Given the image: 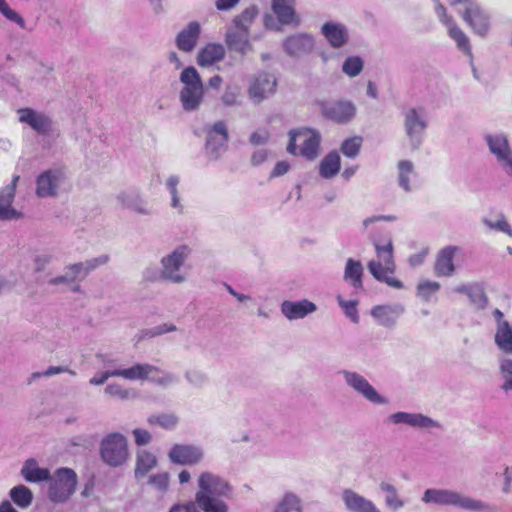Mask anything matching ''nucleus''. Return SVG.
<instances>
[{
  "label": "nucleus",
  "instance_id": "nucleus-44",
  "mask_svg": "<svg viewBox=\"0 0 512 512\" xmlns=\"http://www.w3.org/2000/svg\"><path fill=\"white\" fill-rule=\"evenodd\" d=\"M380 490L386 493L385 504L388 508L398 510L404 506V501L399 497L397 489L388 482H381Z\"/></svg>",
  "mask_w": 512,
  "mask_h": 512
},
{
  "label": "nucleus",
  "instance_id": "nucleus-31",
  "mask_svg": "<svg viewBox=\"0 0 512 512\" xmlns=\"http://www.w3.org/2000/svg\"><path fill=\"white\" fill-rule=\"evenodd\" d=\"M225 47L220 43H208L202 47L197 55V64L201 67H210L224 59Z\"/></svg>",
  "mask_w": 512,
  "mask_h": 512
},
{
  "label": "nucleus",
  "instance_id": "nucleus-22",
  "mask_svg": "<svg viewBox=\"0 0 512 512\" xmlns=\"http://www.w3.org/2000/svg\"><path fill=\"white\" fill-rule=\"evenodd\" d=\"M116 200L122 207L139 215L148 216L153 212L148 202L136 190L121 191L117 194Z\"/></svg>",
  "mask_w": 512,
  "mask_h": 512
},
{
  "label": "nucleus",
  "instance_id": "nucleus-63",
  "mask_svg": "<svg viewBox=\"0 0 512 512\" xmlns=\"http://www.w3.org/2000/svg\"><path fill=\"white\" fill-rule=\"evenodd\" d=\"M268 139H269V133L266 130L256 131V132L252 133L250 136V142L253 145H263V144L267 143Z\"/></svg>",
  "mask_w": 512,
  "mask_h": 512
},
{
  "label": "nucleus",
  "instance_id": "nucleus-50",
  "mask_svg": "<svg viewBox=\"0 0 512 512\" xmlns=\"http://www.w3.org/2000/svg\"><path fill=\"white\" fill-rule=\"evenodd\" d=\"M110 261V257L107 254H102L98 257L88 259L83 262H77L82 271V278H85L90 272L94 271L100 266L106 265Z\"/></svg>",
  "mask_w": 512,
  "mask_h": 512
},
{
  "label": "nucleus",
  "instance_id": "nucleus-30",
  "mask_svg": "<svg viewBox=\"0 0 512 512\" xmlns=\"http://www.w3.org/2000/svg\"><path fill=\"white\" fill-rule=\"evenodd\" d=\"M454 292L467 295L471 305L478 310H482L487 306L488 298L480 283L461 284L454 288Z\"/></svg>",
  "mask_w": 512,
  "mask_h": 512
},
{
  "label": "nucleus",
  "instance_id": "nucleus-47",
  "mask_svg": "<svg viewBox=\"0 0 512 512\" xmlns=\"http://www.w3.org/2000/svg\"><path fill=\"white\" fill-rule=\"evenodd\" d=\"M499 374L502 379L501 389L512 391V359L508 357L499 358Z\"/></svg>",
  "mask_w": 512,
  "mask_h": 512
},
{
  "label": "nucleus",
  "instance_id": "nucleus-49",
  "mask_svg": "<svg viewBox=\"0 0 512 512\" xmlns=\"http://www.w3.org/2000/svg\"><path fill=\"white\" fill-rule=\"evenodd\" d=\"M147 422L152 425H158L166 430L174 429L178 423V417L173 413H161L150 415Z\"/></svg>",
  "mask_w": 512,
  "mask_h": 512
},
{
  "label": "nucleus",
  "instance_id": "nucleus-9",
  "mask_svg": "<svg viewBox=\"0 0 512 512\" xmlns=\"http://www.w3.org/2000/svg\"><path fill=\"white\" fill-rule=\"evenodd\" d=\"M290 141L287 151L293 155H302L307 159H315L318 156L320 134L312 129L302 128L289 133Z\"/></svg>",
  "mask_w": 512,
  "mask_h": 512
},
{
  "label": "nucleus",
  "instance_id": "nucleus-55",
  "mask_svg": "<svg viewBox=\"0 0 512 512\" xmlns=\"http://www.w3.org/2000/svg\"><path fill=\"white\" fill-rule=\"evenodd\" d=\"M60 373H69L70 375H73V376L76 374L75 371H73L67 367L50 366L43 372L32 373L28 383L30 384L33 380L38 379L40 377H50V376L57 375Z\"/></svg>",
  "mask_w": 512,
  "mask_h": 512
},
{
  "label": "nucleus",
  "instance_id": "nucleus-23",
  "mask_svg": "<svg viewBox=\"0 0 512 512\" xmlns=\"http://www.w3.org/2000/svg\"><path fill=\"white\" fill-rule=\"evenodd\" d=\"M277 81L274 75L268 73L259 74L249 87L250 97L261 102L275 92Z\"/></svg>",
  "mask_w": 512,
  "mask_h": 512
},
{
  "label": "nucleus",
  "instance_id": "nucleus-1",
  "mask_svg": "<svg viewBox=\"0 0 512 512\" xmlns=\"http://www.w3.org/2000/svg\"><path fill=\"white\" fill-rule=\"evenodd\" d=\"M110 377H122L126 380H147L162 387H167L178 381V378L169 372L149 363H137L129 368L107 370L97 373L89 380L91 385H103Z\"/></svg>",
  "mask_w": 512,
  "mask_h": 512
},
{
  "label": "nucleus",
  "instance_id": "nucleus-21",
  "mask_svg": "<svg viewBox=\"0 0 512 512\" xmlns=\"http://www.w3.org/2000/svg\"><path fill=\"white\" fill-rule=\"evenodd\" d=\"M462 249L458 246L449 245L442 248L437 256L434 264V272L438 277H451L456 271L454 265V257L461 253Z\"/></svg>",
  "mask_w": 512,
  "mask_h": 512
},
{
  "label": "nucleus",
  "instance_id": "nucleus-60",
  "mask_svg": "<svg viewBox=\"0 0 512 512\" xmlns=\"http://www.w3.org/2000/svg\"><path fill=\"white\" fill-rule=\"evenodd\" d=\"M105 393L111 397L119 398L121 400H125L130 397V391L119 384L108 385L105 388Z\"/></svg>",
  "mask_w": 512,
  "mask_h": 512
},
{
  "label": "nucleus",
  "instance_id": "nucleus-54",
  "mask_svg": "<svg viewBox=\"0 0 512 512\" xmlns=\"http://www.w3.org/2000/svg\"><path fill=\"white\" fill-rule=\"evenodd\" d=\"M0 13L9 21L16 23L21 28H25V21L15 10L10 8L5 0H0Z\"/></svg>",
  "mask_w": 512,
  "mask_h": 512
},
{
  "label": "nucleus",
  "instance_id": "nucleus-48",
  "mask_svg": "<svg viewBox=\"0 0 512 512\" xmlns=\"http://www.w3.org/2000/svg\"><path fill=\"white\" fill-rule=\"evenodd\" d=\"M273 512H302L301 500L293 493H286Z\"/></svg>",
  "mask_w": 512,
  "mask_h": 512
},
{
  "label": "nucleus",
  "instance_id": "nucleus-28",
  "mask_svg": "<svg viewBox=\"0 0 512 512\" xmlns=\"http://www.w3.org/2000/svg\"><path fill=\"white\" fill-rule=\"evenodd\" d=\"M82 271L78 263H73L64 268V273L49 279L48 284L51 286L65 285L69 286L72 292H81V287L77 281H81Z\"/></svg>",
  "mask_w": 512,
  "mask_h": 512
},
{
  "label": "nucleus",
  "instance_id": "nucleus-2",
  "mask_svg": "<svg viewBox=\"0 0 512 512\" xmlns=\"http://www.w3.org/2000/svg\"><path fill=\"white\" fill-rule=\"evenodd\" d=\"M199 490L195 495L196 503L205 512H227V505L220 499L229 497L230 485L219 475L209 471L202 472L198 478Z\"/></svg>",
  "mask_w": 512,
  "mask_h": 512
},
{
  "label": "nucleus",
  "instance_id": "nucleus-16",
  "mask_svg": "<svg viewBox=\"0 0 512 512\" xmlns=\"http://www.w3.org/2000/svg\"><path fill=\"white\" fill-rule=\"evenodd\" d=\"M387 421L394 425H406L415 429L442 428L441 424L438 421L422 413L399 411L390 414L387 417Z\"/></svg>",
  "mask_w": 512,
  "mask_h": 512
},
{
  "label": "nucleus",
  "instance_id": "nucleus-11",
  "mask_svg": "<svg viewBox=\"0 0 512 512\" xmlns=\"http://www.w3.org/2000/svg\"><path fill=\"white\" fill-rule=\"evenodd\" d=\"M403 126L412 150H417L424 139L428 121L421 110L409 108L403 112Z\"/></svg>",
  "mask_w": 512,
  "mask_h": 512
},
{
  "label": "nucleus",
  "instance_id": "nucleus-7",
  "mask_svg": "<svg viewBox=\"0 0 512 512\" xmlns=\"http://www.w3.org/2000/svg\"><path fill=\"white\" fill-rule=\"evenodd\" d=\"M48 498L54 503L66 502L75 492L77 486V474L71 468L57 469L53 476L47 480Z\"/></svg>",
  "mask_w": 512,
  "mask_h": 512
},
{
  "label": "nucleus",
  "instance_id": "nucleus-37",
  "mask_svg": "<svg viewBox=\"0 0 512 512\" xmlns=\"http://www.w3.org/2000/svg\"><path fill=\"white\" fill-rule=\"evenodd\" d=\"M363 266L360 261L349 258L346 261L344 279L351 283L355 289L363 288Z\"/></svg>",
  "mask_w": 512,
  "mask_h": 512
},
{
  "label": "nucleus",
  "instance_id": "nucleus-15",
  "mask_svg": "<svg viewBox=\"0 0 512 512\" xmlns=\"http://www.w3.org/2000/svg\"><path fill=\"white\" fill-rule=\"evenodd\" d=\"M485 140L489 151L496 157L500 166L512 176V150L507 137L503 134L487 135Z\"/></svg>",
  "mask_w": 512,
  "mask_h": 512
},
{
  "label": "nucleus",
  "instance_id": "nucleus-13",
  "mask_svg": "<svg viewBox=\"0 0 512 512\" xmlns=\"http://www.w3.org/2000/svg\"><path fill=\"white\" fill-rule=\"evenodd\" d=\"M340 373L343 376L346 385L369 402L378 405H385L388 403V400L384 396L380 395L363 375L349 370H342Z\"/></svg>",
  "mask_w": 512,
  "mask_h": 512
},
{
  "label": "nucleus",
  "instance_id": "nucleus-42",
  "mask_svg": "<svg viewBox=\"0 0 512 512\" xmlns=\"http://www.w3.org/2000/svg\"><path fill=\"white\" fill-rule=\"evenodd\" d=\"M448 35L453 39L458 47L467 56H472V49L468 36L463 30L454 22L452 25L447 26Z\"/></svg>",
  "mask_w": 512,
  "mask_h": 512
},
{
  "label": "nucleus",
  "instance_id": "nucleus-18",
  "mask_svg": "<svg viewBox=\"0 0 512 512\" xmlns=\"http://www.w3.org/2000/svg\"><path fill=\"white\" fill-rule=\"evenodd\" d=\"M170 461L178 465H196L204 457L203 449L196 445L175 444L168 453Z\"/></svg>",
  "mask_w": 512,
  "mask_h": 512
},
{
  "label": "nucleus",
  "instance_id": "nucleus-36",
  "mask_svg": "<svg viewBox=\"0 0 512 512\" xmlns=\"http://www.w3.org/2000/svg\"><path fill=\"white\" fill-rule=\"evenodd\" d=\"M398 169V185L405 191L412 190L411 181L417 176L415 166L410 160H400L397 164Z\"/></svg>",
  "mask_w": 512,
  "mask_h": 512
},
{
  "label": "nucleus",
  "instance_id": "nucleus-10",
  "mask_svg": "<svg viewBox=\"0 0 512 512\" xmlns=\"http://www.w3.org/2000/svg\"><path fill=\"white\" fill-rule=\"evenodd\" d=\"M100 456L111 467L123 465L129 456L127 439L120 433H110L100 443Z\"/></svg>",
  "mask_w": 512,
  "mask_h": 512
},
{
  "label": "nucleus",
  "instance_id": "nucleus-27",
  "mask_svg": "<svg viewBox=\"0 0 512 512\" xmlns=\"http://www.w3.org/2000/svg\"><path fill=\"white\" fill-rule=\"evenodd\" d=\"M317 310L315 303L302 299L300 301L286 300L281 304L282 314L290 321L302 319Z\"/></svg>",
  "mask_w": 512,
  "mask_h": 512
},
{
  "label": "nucleus",
  "instance_id": "nucleus-39",
  "mask_svg": "<svg viewBox=\"0 0 512 512\" xmlns=\"http://www.w3.org/2000/svg\"><path fill=\"white\" fill-rule=\"evenodd\" d=\"M157 465V458L154 454L147 450H139L137 452L135 477H144L151 469Z\"/></svg>",
  "mask_w": 512,
  "mask_h": 512
},
{
  "label": "nucleus",
  "instance_id": "nucleus-26",
  "mask_svg": "<svg viewBox=\"0 0 512 512\" xmlns=\"http://www.w3.org/2000/svg\"><path fill=\"white\" fill-rule=\"evenodd\" d=\"M201 26L197 21H191L176 36L175 43L179 50L190 53L197 46Z\"/></svg>",
  "mask_w": 512,
  "mask_h": 512
},
{
  "label": "nucleus",
  "instance_id": "nucleus-20",
  "mask_svg": "<svg viewBox=\"0 0 512 512\" xmlns=\"http://www.w3.org/2000/svg\"><path fill=\"white\" fill-rule=\"evenodd\" d=\"M19 121L30 126L41 135H48L52 132L53 121L43 112L31 108H21L18 110Z\"/></svg>",
  "mask_w": 512,
  "mask_h": 512
},
{
  "label": "nucleus",
  "instance_id": "nucleus-61",
  "mask_svg": "<svg viewBox=\"0 0 512 512\" xmlns=\"http://www.w3.org/2000/svg\"><path fill=\"white\" fill-rule=\"evenodd\" d=\"M435 13L438 16L441 23H443L446 27L452 25L455 21L454 19L447 14L446 8L438 1L435 0Z\"/></svg>",
  "mask_w": 512,
  "mask_h": 512
},
{
  "label": "nucleus",
  "instance_id": "nucleus-51",
  "mask_svg": "<svg viewBox=\"0 0 512 512\" xmlns=\"http://www.w3.org/2000/svg\"><path fill=\"white\" fill-rule=\"evenodd\" d=\"M362 138L360 136H354L343 141L341 145V152L349 158H355L361 148Z\"/></svg>",
  "mask_w": 512,
  "mask_h": 512
},
{
  "label": "nucleus",
  "instance_id": "nucleus-45",
  "mask_svg": "<svg viewBox=\"0 0 512 512\" xmlns=\"http://www.w3.org/2000/svg\"><path fill=\"white\" fill-rule=\"evenodd\" d=\"M257 14L258 10L255 6L246 8L240 15L234 18V27L232 29L249 33V27Z\"/></svg>",
  "mask_w": 512,
  "mask_h": 512
},
{
  "label": "nucleus",
  "instance_id": "nucleus-24",
  "mask_svg": "<svg viewBox=\"0 0 512 512\" xmlns=\"http://www.w3.org/2000/svg\"><path fill=\"white\" fill-rule=\"evenodd\" d=\"M404 311L402 304L378 305L372 308L371 315L379 325L392 328Z\"/></svg>",
  "mask_w": 512,
  "mask_h": 512
},
{
  "label": "nucleus",
  "instance_id": "nucleus-59",
  "mask_svg": "<svg viewBox=\"0 0 512 512\" xmlns=\"http://www.w3.org/2000/svg\"><path fill=\"white\" fill-rule=\"evenodd\" d=\"M149 484L153 485L159 491H166L169 485V474L167 472L158 473L149 478Z\"/></svg>",
  "mask_w": 512,
  "mask_h": 512
},
{
  "label": "nucleus",
  "instance_id": "nucleus-12",
  "mask_svg": "<svg viewBox=\"0 0 512 512\" xmlns=\"http://www.w3.org/2000/svg\"><path fill=\"white\" fill-rule=\"evenodd\" d=\"M207 156L212 160L220 158L222 152L227 149L229 140L227 125L224 121H217L205 127Z\"/></svg>",
  "mask_w": 512,
  "mask_h": 512
},
{
  "label": "nucleus",
  "instance_id": "nucleus-62",
  "mask_svg": "<svg viewBox=\"0 0 512 512\" xmlns=\"http://www.w3.org/2000/svg\"><path fill=\"white\" fill-rule=\"evenodd\" d=\"M135 443L139 446L147 445L151 441V434L144 429H134Z\"/></svg>",
  "mask_w": 512,
  "mask_h": 512
},
{
  "label": "nucleus",
  "instance_id": "nucleus-34",
  "mask_svg": "<svg viewBox=\"0 0 512 512\" xmlns=\"http://www.w3.org/2000/svg\"><path fill=\"white\" fill-rule=\"evenodd\" d=\"M20 475L29 483H39L50 479V471L47 468L39 467L34 458H29L24 462Z\"/></svg>",
  "mask_w": 512,
  "mask_h": 512
},
{
  "label": "nucleus",
  "instance_id": "nucleus-35",
  "mask_svg": "<svg viewBox=\"0 0 512 512\" xmlns=\"http://www.w3.org/2000/svg\"><path fill=\"white\" fill-rule=\"evenodd\" d=\"M249 33L229 29L225 36V43L229 50L245 55L252 51V45L248 39Z\"/></svg>",
  "mask_w": 512,
  "mask_h": 512
},
{
  "label": "nucleus",
  "instance_id": "nucleus-19",
  "mask_svg": "<svg viewBox=\"0 0 512 512\" xmlns=\"http://www.w3.org/2000/svg\"><path fill=\"white\" fill-rule=\"evenodd\" d=\"M282 46L285 53L290 57L301 58L314 50L315 41L310 34L296 33L287 37Z\"/></svg>",
  "mask_w": 512,
  "mask_h": 512
},
{
  "label": "nucleus",
  "instance_id": "nucleus-58",
  "mask_svg": "<svg viewBox=\"0 0 512 512\" xmlns=\"http://www.w3.org/2000/svg\"><path fill=\"white\" fill-rule=\"evenodd\" d=\"M239 95L240 89L237 86H227L221 96V102L228 107L235 106L238 104Z\"/></svg>",
  "mask_w": 512,
  "mask_h": 512
},
{
  "label": "nucleus",
  "instance_id": "nucleus-46",
  "mask_svg": "<svg viewBox=\"0 0 512 512\" xmlns=\"http://www.w3.org/2000/svg\"><path fill=\"white\" fill-rule=\"evenodd\" d=\"M180 182V178L177 175H170L166 180V188L171 195V207L176 209L178 213L182 214L184 211V207L181 203V199L178 191V184Z\"/></svg>",
  "mask_w": 512,
  "mask_h": 512
},
{
  "label": "nucleus",
  "instance_id": "nucleus-43",
  "mask_svg": "<svg viewBox=\"0 0 512 512\" xmlns=\"http://www.w3.org/2000/svg\"><path fill=\"white\" fill-rule=\"evenodd\" d=\"M482 223L490 230L502 232L512 237V227L503 213H497L494 219L483 217Z\"/></svg>",
  "mask_w": 512,
  "mask_h": 512
},
{
  "label": "nucleus",
  "instance_id": "nucleus-17",
  "mask_svg": "<svg viewBox=\"0 0 512 512\" xmlns=\"http://www.w3.org/2000/svg\"><path fill=\"white\" fill-rule=\"evenodd\" d=\"M64 179V173L58 169H49L42 172L36 179V195L39 198L57 196Z\"/></svg>",
  "mask_w": 512,
  "mask_h": 512
},
{
  "label": "nucleus",
  "instance_id": "nucleus-3",
  "mask_svg": "<svg viewBox=\"0 0 512 512\" xmlns=\"http://www.w3.org/2000/svg\"><path fill=\"white\" fill-rule=\"evenodd\" d=\"M421 501L425 504L453 506L468 511H489L488 504L465 496L460 492L444 488L426 489L422 495Z\"/></svg>",
  "mask_w": 512,
  "mask_h": 512
},
{
  "label": "nucleus",
  "instance_id": "nucleus-14",
  "mask_svg": "<svg viewBox=\"0 0 512 512\" xmlns=\"http://www.w3.org/2000/svg\"><path fill=\"white\" fill-rule=\"evenodd\" d=\"M322 115L337 124L351 122L357 113L356 105L349 100H337L321 103Z\"/></svg>",
  "mask_w": 512,
  "mask_h": 512
},
{
  "label": "nucleus",
  "instance_id": "nucleus-38",
  "mask_svg": "<svg viewBox=\"0 0 512 512\" xmlns=\"http://www.w3.org/2000/svg\"><path fill=\"white\" fill-rule=\"evenodd\" d=\"M495 343L504 353L512 354V326L507 321L498 323Z\"/></svg>",
  "mask_w": 512,
  "mask_h": 512
},
{
  "label": "nucleus",
  "instance_id": "nucleus-25",
  "mask_svg": "<svg viewBox=\"0 0 512 512\" xmlns=\"http://www.w3.org/2000/svg\"><path fill=\"white\" fill-rule=\"evenodd\" d=\"M19 179V175H14L11 183L0 191V219L2 220L14 219L20 216V213L11 207Z\"/></svg>",
  "mask_w": 512,
  "mask_h": 512
},
{
  "label": "nucleus",
  "instance_id": "nucleus-8",
  "mask_svg": "<svg viewBox=\"0 0 512 512\" xmlns=\"http://www.w3.org/2000/svg\"><path fill=\"white\" fill-rule=\"evenodd\" d=\"M190 255L191 248L188 245H179L162 257L160 278L174 284L184 283L186 275L182 273L181 269Z\"/></svg>",
  "mask_w": 512,
  "mask_h": 512
},
{
  "label": "nucleus",
  "instance_id": "nucleus-4",
  "mask_svg": "<svg viewBox=\"0 0 512 512\" xmlns=\"http://www.w3.org/2000/svg\"><path fill=\"white\" fill-rule=\"evenodd\" d=\"M179 80L183 85L179 93V100L185 112L197 111L203 103L204 85L201 77L193 66L184 68Z\"/></svg>",
  "mask_w": 512,
  "mask_h": 512
},
{
  "label": "nucleus",
  "instance_id": "nucleus-5",
  "mask_svg": "<svg viewBox=\"0 0 512 512\" xmlns=\"http://www.w3.org/2000/svg\"><path fill=\"white\" fill-rule=\"evenodd\" d=\"M374 246L380 261H370L367 265L369 272L378 281L385 282L393 288L401 289L403 287L402 282L391 276L395 271L392 240L389 239L386 245L374 242Z\"/></svg>",
  "mask_w": 512,
  "mask_h": 512
},
{
  "label": "nucleus",
  "instance_id": "nucleus-53",
  "mask_svg": "<svg viewBox=\"0 0 512 512\" xmlns=\"http://www.w3.org/2000/svg\"><path fill=\"white\" fill-rule=\"evenodd\" d=\"M440 284L436 281L425 280L418 284L417 294L425 301H429L431 296L438 292Z\"/></svg>",
  "mask_w": 512,
  "mask_h": 512
},
{
  "label": "nucleus",
  "instance_id": "nucleus-32",
  "mask_svg": "<svg viewBox=\"0 0 512 512\" xmlns=\"http://www.w3.org/2000/svg\"><path fill=\"white\" fill-rule=\"evenodd\" d=\"M342 500L349 512H369L376 506L371 500L352 489H345L342 492Z\"/></svg>",
  "mask_w": 512,
  "mask_h": 512
},
{
  "label": "nucleus",
  "instance_id": "nucleus-33",
  "mask_svg": "<svg viewBox=\"0 0 512 512\" xmlns=\"http://www.w3.org/2000/svg\"><path fill=\"white\" fill-rule=\"evenodd\" d=\"M321 32L334 48H340L348 41V30L341 23L326 22L323 24Z\"/></svg>",
  "mask_w": 512,
  "mask_h": 512
},
{
  "label": "nucleus",
  "instance_id": "nucleus-56",
  "mask_svg": "<svg viewBox=\"0 0 512 512\" xmlns=\"http://www.w3.org/2000/svg\"><path fill=\"white\" fill-rule=\"evenodd\" d=\"M338 304L340 307L344 310V313L348 318L351 319L352 322L358 323L359 321V315L357 311V301L350 300L346 301L341 296L337 297Z\"/></svg>",
  "mask_w": 512,
  "mask_h": 512
},
{
  "label": "nucleus",
  "instance_id": "nucleus-41",
  "mask_svg": "<svg viewBox=\"0 0 512 512\" xmlns=\"http://www.w3.org/2000/svg\"><path fill=\"white\" fill-rule=\"evenodd\" d=\"M320 175L329 179L334 177L340 170V156L336 151L327 154L320 163Z\"/></svg>",
  "mask_w": 512,
  "mask_h": 512
},
{
  "label": "nucleus",
  "instance_id": "nucleus-57",
  "mask_svg": "<svg viewBox=\"0 0 512 512\" xmlns=\"http://www.w3.org/2000/svg\"><path fill=\"white\" fill-rule=\"evenodd\" d=\"M186 380L196 388H202L207 382V375L200 370H188L185 373Z\"/></svg>",
  "mask_w": 512,
  "mask_h": 512
},
{
  "label": "nucleus",
  "instance_id": "nucleus-6",
  "mask_svg": "<svg viewBox=\"0 0 512 512\" xmlns=\"http://www.w3.org/2000/svg\"><path fill=\"white\" fill-rule=\"evenodd\" d=\"M450 5L458 7L457 12L475 34L481 37L488 34L490 16L476 0H451Z\"/></svg>",
  "mask_w": 512,
  "mask_h": 512
},
{
  "label": "nucleus",
  "instance_id": "nucleus-40",
  "mask_svg": "<svg viewBox=\"0 0 512 512\" xmlns=\"http://www.w3.org/2000/svg\"><path fill=\"white\" fill-rule=\"evenodd\" d=\"M11 500L21 509H27L33 502L34 495L30 488L20 484L9 491Z\"/></svg>",
  "mask_w": 512,
  "mask_h": 512
},
{
  "label": "nucleus",
  "instance_id": "nucleus-52",
  "mask_svg": "<svg viewBox=\"0 0 512 512\" xmlns=\"http://www.w3.org/2000/svg\"><path fill=\"white\" fill-rule=\"evenodd\" d=\"M362 69H363V61L358 56L348 57L344 61L343 66H342L343 72L350 77L357 76L358 74H360Z\"/></svg>",
  "mask_w": 512,
  "mask_h": 512
},
{
  "label": "nucleus",
  "instance_id": "nucleus-64",
  "mask_svg": "<svg viewBox=\"0 0 512 512\" xmlns=\"http://www.w3.org/2000/svg\"><path fill=\"white\" fill-rule=\"evenodd\" d=\"M170 512H199L194 502L174 505Z\"/></svg>",
  "mask_w": 512,
  "mask_h": 512
},
{
  "label": "nucleus",
  "instance_id": "nucleus-29",
  "mask_svg": "<svg viewBox=\"0 0 512 512\" xmlns=\"http://www.w3.org/2000/svg\"><path fill=\"white\" fill-rule=\"evenodd\" d=\"M295 0H272V10L282 25L298 26L300 18L296 15Z\"/></svg>",
  "mask_w": 512,
  "mask_h": 512
}]
</instances>
